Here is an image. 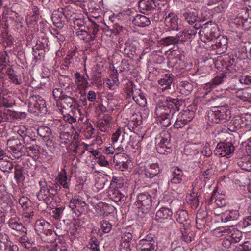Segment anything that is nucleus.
<instances>
[{
  "label": "nucleus",
  "instance_id": "1",
  "mask_svg": "<svg viewBox=\"0 0 251 251\" xmlns=\"http://www.w3.org/2000/svg\"><path fill=\"white\" fill-rule=\"evenodd\" d=\"M40 190L37 194L39 201H44L48 204L51 202L56 194V190L51 186L50 182H47L44 179L39 182Z\"/></svg>",
  "mask_w": 251,
  "mask_h": 251
},
{
  "label": "nucleus",
  "instance_id": "2",
  "mask_svg": "<svg viewBox=\"0 0 251 251\" xmlns=\"http://www.w3.org/2000/svg\"><path fill=\"white\" fill-rule=\"evenodd\" d=\"M199 33L204 42H212L220 35L217 25L211 21L203 24Z\"/></svg>",
  "mask_w": 251,
  "mask_h": 251
},
{
  "label": "nucleus",
  "instance_id": "3",
  "mask_svg": "<svg viewBox=\"0 0 251 251\" xmlns=\"http://www.w3.org/2000/svg\"><path fill=\"white\" fill-rule=\"evenodd\" d=\"M154 113L158 120L163 126L168 127L171 125V120L174 115L164 102L156 104Z\"/></svg>",
  "mask_w": 251,
  "mask_h": 251
},
{
  "label": "nucleus",
  "instance_id": "4",
  "mask_svg": "<svg viewBox=\"0 0 251 251\" xmlns=\"http://www.w3.org/2000/svg\"><path fill=\"white\" fill-rule=\"evenodd\" d=\"M227 110L224 106H215L207 112L206 119L208 124H219L227 119Z\"/></svg>",
  "mask_w": 251,
  "mask_h": 251
},
{
  "label": "nucleus",
  "instance_id": "5",
  "mask_svg": "<svg viewBox=\"0 0 251 251\" xmlns=\"http://www.w3.org/2000/svg\"><path fill=\"white\" fill-rule=\"evenodd\" d=\"M122 184L120 177L113 176L108 193L109 198L115 202L124 201L126 200L125 195L119 190Z\"/></svg>",
  "mask_w": 251,
  "mask_h": 251
},
{
  "label": "nucleus",
  "instance_id": "6",
  "mask_svg": "<svg viewBox=\"0 0 251 251\" xmlns=\"http://www.w3.org/2000/svg\"><path fill=\"white\" fill-rule=\"evenodd\" d=\"M28 111L31 113H43L47 112L46 104L44 99L39 95H32L28 100Z\"/></svg>",
  "mask_w": 251,
  "mask_h": 251
},
{
  "label": "nucleus",
  "instance_id": "7",
  "mask_svg": "<svg viewBox=\"0 0 251 251\" xmlns=\"http://www.w3.org/2000/svg\"><path fill=\"white\" fill-rule=\"evenodd\" d=\"M125 91L127 97H132L134 101L140 106H145L146 104V98L145 94L140 89H134L133 83L128 82L125 86Z\"/></svg>",
  "mask_w": 251,
  "mask_h": 251
},
{
  "label": "nucleus",
  "instance_id": "8",
  "mask_svg": "<svg viewBox=\"0 0 251 251\" xmlns=\"http://www.w3.org/2000/svg\"><path fill=\"white\" fill-rule=\"evenodd\" d=\"M235 149L233 143L227 139L217 144L214 153L218 157L229 158L231 154L234 153Z\"/></svg>",
  "mask_w": 251,
  "mask_h": 251
},
{
  "label": "nucleus",
  "instance_id": "9",
  "mask_svg": "<svg viewBox=\"0 0 251 251\" xmlns=\"http://www.w3.org/2000/svg\"><path fill=\"white\" fill-rule=\"evenodd\" d=\"M135 203L137 207L143 213L149 212L151 206V197L148 192H144L138 194L136 196Z\"/></svg>",
  "mask_w": 251,
  "mask_h": 251
},
{
  "label": "nucleus",
  "instance_id": "10",
  "mask_svg": "<svg viewBox=\"0 0 251 251\" xmlns=\"http://www.w3.org/2000/svg\"><path fill=\"white\" fill-rule=\"evenodd\" d=\"M138 251H156L157 243L154 235L148 234L139 240Z\"/></svg>",
  "mask_w": 251,
  "mask_h": 251
},
{
  "label": "nucleus",
  "instance_id": "11",
  "mask_svg": "<svg viewBox=\"0 0 251 251\" xmlns=\"http://www.w3.org/2000/svg\"><path fill=\"white\" fill-rule=\"evenodd\" d=\"M170 6L169 4L165 2V4H161V2H158L156 6L153 8L151 13V19L153 21L158 22L163 20H165L166 15L169 12Z\"/></svg>",
  "mask_w": 251,
  "mask_h": 251
},
{
  "label": "nucleus",
  "instance_id": "12",
  "mask_svg": "<svg viewBox=\"0 0 251 251\" xmlns=\"http://www.w3.org/2000/svg\"><path fill=\"white\" fill-rule=\"evenodd\" d=\"M7 145L9 151L12 153L15 158L19 159L21 157L25 155V153L24 151V147L22 145L20 139L17 138L10 139L7 141Z\"/></svg>",
  "mask_w": 251,
  "mask_h": 251
},
{
  "label": "nucleus",
  "instance_id": "13",
  "mask_svg": "<svg viewBox=\"0 0 251 251\" xmlns=\"http://www.w3.org/2000/svg\"><path fill=\"white\" fill-rule=\"evenodd\" d=\"M87 205L83 198L79 195L74 196L70 200L69 206L76 215L79 216L81 212L80 209Z\"/></svg>",
  "mask_w": 251,
  "mask_h": 251
},
{
  "label": "nucleus",
  "instance_id": "14",
  "mask_svg": "<svg viewBox=\"0 0 251 251\" xmlns=\"http://www.w3.org/2000/svg\"><path fill=\"white\" fill-rule=\"evenodd\" d=\"M179 14L189 25H193L197 22L198 14L194 9L183 8L180 10Z\"/></svg>",
  "mask_w": 251,
  "mask_h": 251
},
{
  "label": "nucleus",
  "instance_id": "15",
  "mask_svg": "<svg viewBox=\"0 0 251 251\" xmlns=\"http://www.w3.org/2000/svg\"><path fill=\"white\" fill-rule=\"evenodd\" d=\"M212 42L214 44H211V46L213 49L217 50V53L221 54L226 50L227 47L228 41L226 37L223 35H219Z\"/></svg>",
  "mask_w": 251,
  "mask_h": 251
},
{
  "label": "nucleus",
  "instance_id": "16",
  "mask_svg": "<svg viewBox=\"0 0 251 251\" xmlns=\"http://www.w3.org/2000/svg\"><path fill=\"white\" fill-rule=\"evenodd\" d=\"M136 42L132 40H127L125 42L124 45H121L120 50L128 57L133 56L136 54Z\"/></svg>",
  "mask_w": 251,
  "mask_h": 251
},
{
  "label": "nucleus",
  "instance_id": "17",
  "mask_svg": "<svg viewBox=\"0 0 251 251\" xmlns=\"http://www.w3.org/2000/svg\"><path fill=\"white\" fill-rule=\"evenodd\" d=\"M156 6L153 0H140L138 3L139 11L144 14H151L153 8Z\"/></svg>",
  "mask_w": 251,
  "mask_h": 251
},
{
  "label": "nucleus",
  "instance_id": "18",
  "mask_svg": "<svg viewBox=\"0 0 251 251\" xmlns=\"http://www.w3.org/2000/svg\"><path fill=\"white\" fill-rule=\"evenodd\" d=\"M164 102L171 110L173 115L180 110V107L182 104V101L178 98H173L170 97H167Z\"/></svg>",
  "mask_w": 251,
  "mask_h": 251
},
{
  "label": "nucleus",
  "instance_id": "19",
  "mask_svg": "<svg viewBox=\"0 0 251 251\" xmlns=\"http://www.w3.org/2000/svg\"><path fill=\"white\" fill-rule=\"evenodd\" d=\"M8 224L9 226L12 229L19 233L20 235L22 234H26L27 232V228L23 226L21 222H19V219L16 217L10 218Z\"/></svg>",
  "mask_w": 251,
  "mask_h": 251
},
{
  "label": "nucleus",
  "instance_id": "20",
  "mask_svg": "<svg viewBox=\"0 0 251 251\" xmlns=\"http://www.w3.org/2000/svg\"><path fill=\"white\" fill-rule=\"evenodd\" d=\"M180 228L181 233V238L184 241L189 243L194 239V233L191 230L189 223L181 226Z\"/></svg>",
  "mask_w": 251,
  "mask_h": 251
},
{
  "label": "nucleus",
  "instance_id": "21",
  "mask_svg": "<svg viewBox=\"0 0 251 251\" xmlns=\"http://www.w3.org/2000/svg\"><path fill=\"white\" fill-rule=\"evenodd\" d=\"M75 83L77 88L80 90H86L90 85L87 81L89 76L87 74L86 76L80 74V73L76 72L75 75Z\"/></svg>",
  "mask_w": 251,
  "mask_h": 251
},
{
  "label": "nucleus",
  "instance_id": "22",
  "mask_svg": "<svg viewBox=\"0 0 251 251\" xmlns=\"http://www.w3.org/2000/svg\"><path fill=\"white\" fill-rule=\"evenodd\" d=\"M164 21L166 25L173 30H178V18L176 15L169 12V13L166 15Z\"/></svg>",
  "mask_w": 251,
  "mask_h": 251
},
{
  "label": "nucleus",
  "instance_id": "23",
  "mask_svg": "<svg viewBox=\"0 0 251 251\" xmlns=\"http://www.w3.org/2000/svg\"><path fill=\"white\" fill-rule=\"evenodd\" d=\"M181 37L182 35H179V33L175 36H168L162 38L160 43L161 45L165 46L180 44L184 40L183 38H181Z\"/></svg>",
  "mask_w": 251,
  "mask_h": 251
},
{
  "label": "nucleus",
  "instance_id": "24",
  "mask_svg": "<svg viewBox=\"0 0 251 251\" xmlns=\"http://www.w3.org/2000/svg\"><path fill=\"white\" fill-rule=\"evenodd\" d=\"M61 100V106L65 110H68L69 112L75 111L76 108V101L75 98L67 95L64 96Z\"/></svg>",
  "mask_w": 251,
  "mask_h": 251
},
{
  "label": "nucleus",
  "instance_id": "25",
  "mask_svg": "<svg viewBox=\"0 0 251 251\" xmlns=\"http://www.w3.org/2000/svg\"><path fill=\"white\" fill-rule=\"evenodd\" d=\"M50 226L49 223L44 220H37L34 226L35 231L39 235L42 234H47Z\"/></svg>",
  "mask_w": 251,
  "mask_h": 251
},
{
  "label": "nucleus",
  "instance_id": "26",
  "mask_svg": "<svg viewBox=\"0 0 251 251\" xmlns=\"http://www.w3.org/2000/svg\"><path fill=\"white\" fill-rule=\"evenodd\" d=\"M172 211L168 208L162 207L156 212L155 215V220L160 222H162L164 220H171L172 216Z\"/></svg>",
  "mask_w": 251,
  "mask_h": 251
},
{
  "label": "nucleus",
  "instance_id": "27",
  "mask_svg": "<svg viewBox=\"0 0 251 251\" xmlns=\"http://www.w3.org/2000/svg\"><path fill=\"white\" fill-rule=\"evenodd\" d=\"M239 217V213L236 210H226L220 215L221 220L223 222L236 220Z\"/></svg>",
  "mask_w": 251,
  "mask_h": 251
},
{
  "label": "nucleus",
  "instance_id": "28",
  "mask_svg": "<svg viewBox=\"0 0 251 251\" xmlns=\"http://www.w3.org/2000/svg\"><path fill=\"white\" fill-rule=\"evenodd\" d=\"M23 213L22 214V219L25 224H28L33 221V210L31 207H28L24 202L23 203Z\"/></svg>",
  "mask_w": 251,
  "mask_h": 251
},
{
  "label": "nucleus",
  "instance_id": "29",
  "mask_svg": "<svg viewBox=\"0 0 251 251\" xmlns=\"http://www.w3.org/2000/svg\"><path fill=\"white\" fill-rule=\"evenodd\" d=\"M160 168L157 164H152L147 166L144 170L145 176L150 178L156 176L160 172Z\"/></svg>",
  "mask_w": 251,
  "mask_h": 251
},
{
  "label": "nucleus",
  "instance_id": "30",
  "mask_svg": "<svg viewBox=\"0 0 251 251\" xmlns=\"http://www.w3.org/2000/svg\"><path fill=\"white\" fill-rule=\"evenodd\" d=\"M132 23L135 25L139 27H146L151 24V21L149 18L144 15L137 14L133 16Z\"/></svg>",
  "mask_w": 251,
  "mask_h": 251
},
{
  "label": "nucleus",
  "instance_id": "31",
  "mask_svg": "<svg viewBox=\"0 0 251 251\" xmlns=\"http://www.w3.org/2000/svg\"><path fill=\"white\" fill-rule=\"evenodd\" d=\"M183 173L182 170L178 167H175L172 171V177L170 182L173 184H179L182 180Z\"/></svg>",
  "mask_w": 251,
  "mask_h": 251
},
{
  "label": "nucleus",
  "instance_id": "32",
  "mask_svg": "<svg viewBox=\"0 0 251 251\" xmlns=\"http://www.w3.org/2000/svg\"><path fill=\"white\" fill-rule=\"evenodd\" d=\"M24 149L25 155L30 156H37L39 154L40 147L36 143H35L26 147H25Z\"/></svg>",
  "mask_w": 251,
  "mask_h": 251
},
{
  "label": "nucleus",
  "instance_id": "33",
  "mask_svg": "<svg viewBox=\"0 0 251 251\" xmlns=\"http://www.w3.org/2000/svg\"><path fill=\"white\" fill-rule=\"evenodd\" d=\"M176 218L178 222L182 224L181 226H184V225L186 224L187 223H189L190 224L189 215L186 210H180L177 211L176 215Z\"/></svg>",
  "mask_w": 251,
  "mask_h": 251
},
{
  "label": "nucleus",
  "instance_id": "34",
  "mask_svg": "<svg viewBox=\"0 0 251 251\" xmlns=\"http://www.w3.org/2000/svg\"><path fill=\"white\" fill-rule=\"evenodd\" d=\"M15 104L14 98L7 94L0 96V106L11 108Z\"/></svg>",
  "mask_w": 251,
  "mask_h": 251
},
{
  "label": "nucleus",
  "instance_id": "35",
  "mask_svg": "<svg viewBox=\"0 0 251 251\" xmlns=\"http://www.w3.org/2000/svg\"><path fill=\"white\" fill-rule=\"evenodd\" d=\"M38 134L46 142H48L52 138L51 130L47 126L40 127L38 129Z\"/></svg>",
  "mask_w": 251,
  "mask_h": 251
},
{
  "label": "nucleus",
  "instance_id": "36",
  "mask_svg": "<svg viewBox=\"0 0 251 251\" xmlns=\"http://www.w3.org/2000/svg\"><path fill=\"white\" fill-rule=\"evenodd\" d=\"M6 73L13 84L20 85L22 83L21 76L15 74L14 70L11 67L9 66L6 69Z\"/></svg>",
  "mask_w": 251,
  "mask_h": 251
},
{
  "label": "nucleus",
  "instance_id": "37",
  "mask_svg": "<svg viewBox=\"0 0 251 251\" xmlns=\"http://www.w3.org/2000/svg\"><path fill=\"white\" fill-rule=\"evenodd\" d=\"M236 96L244 101L251 103V88L238 90L236 92Z\"/></svg>",
  "mask_w": 251,
  "mask_h": 251
},
{
  "label": "nucleus",
  "instance_id": "38",
  "mask_svg": "<svg viewBox=\"0 0 251 251\" xmlns=\"http://www.w3.org/2000/svg\"><path fill=\"white\" fill-rule=\"evenodd\" d=\"M241 60L235 59L234 58H230L228 61V64L227 65V69L229 71L231 72L240 71L242 70L241 67L238 65H241Z\"/></svg>",
  "mask_w": 251,
  "mask_h": 251
},
{
  "label": "nucleus",
  "instance_id": "39",
  "mask_svg": "<svg viewBox=\"0 0 251 251\" xmlns=\"http://www.w3.org/2000/svg\"><path fill=\"white\" fill-rule=\"evenodd\" d=\"M241 121L240 116L234 117L228 125V129L232 132H236L240 129Z\"/></svg>",
  "mask_w": 251,
  "mask_h": 251
},
{
  "label": "nucleus",
  "instance_id": "40",
  "mask_svg": "<svg viewBox=\"0 0 251 251\" xmlns=\"http://www.w3.org/2000/svg\"><path fill=\"white\" fill-rule=\"evenodd\" d=\"M240 120H242L240 123L241 129H243L245 133L251 131V117L240 116Z\"/></svg>",
  "mask_w": 251,
  "mask_h": 251
},
{
  "label": "nucleus",
  "instance_id": "41",
  "mask_svg": "<svg viewBox=\"0 0 251 251\" xmlns=\"http://www.w3.org/2000/svg\"><path fill=\"white\" fill-rule=\"evenodd\" d=\"M173 82V78L171 74H165L162 76L160 79L158 81V83L161 86L165 85V86L162 88L163 90L170 89L171 84Z\"/></svg>",
  "mask_w": 251,
  "mask_h": 251
},
{
  "label": "nucleus",
  "instance_id": "42",
  "mask_svg": "<svg viewBox=\"0 0 251 251\" xmlns=\"http://www.w3.org/2000/svg\"><path fill=\"white\" fill-rule=\"evenodd\" d=\"M237 165L243 170L251 172V159L242 158L237 160Z\"/></svg>",
  "mask_w": 251,
  "mask_h": 251
},
{
  "label": "nucleus",
  "instance_id": "43",
  "mask_svg": "<svg viewBox=\"0 0 251 251\" xmlns=\"http://www.w3.org/2000/svg\"><path fill=\"white\" fill-rule=\"evenodd\" d=\"M106 84L111 90L116 89L119 84L118 74H113L110 78L106 80Z\"/></svg>",
  "mask_w": 251,
  "mask_h": 251
},
{
  "label": "nucleus",
  "instance_id": "44",
  "mask_svg": "<svg viewBox=\"0 0 251 251\" xmlns=\"http://www.w3.org/2000/svg\"><path fill=\"white\" fill-rule=\"evenodd\" d=\"M76 34L80 40L85 42H90L94 40V35H91L89 31L81 30L76 31Z\"/></svg>",
  "mask_w": 251,
  "mask_h": 251
},
{
  "label": "nucleus",
  "instance_id": "45",
  "mask_svg": "<svg viewBox=\"0 0 251 251\" xmlns=\"http://www.w3.org/2000/svg\"><path fill=\"white\" fill-rule=\"evenodd\" d=\"M24 169L18 165L15 167L14 178L17 183H20L23 181L25 176L23 174Z\"/></svg>",
  "mask_w": 251,
  "mask_h": 251
},
{
  "label": "nucleus",
  "instance_id": "46",
  "mask_svg": "<svg viewBox=\"0 0 251 251\" xmlns=\"http://www.w3.org/2000/svg\"><path fill=\"white\" fill-rule=\"evenodd\" d=\"M222 99V98L221 96L213 95H211L209 98L206 97L205 101L209 105L215 107V106H220Z\"/></svg>",
  "mask_w": 251,
  "mask_h": 251
},
{
  "label": "nucleus",
  "instance_id": "47",
  "mask_svg": "<svg viewBox=\"0 0 251 251\" xmlns=\"http://www.w3.org/2000/svg\"><path fill=\"white\" fill-rule=\"evenodd\" d=\"M13 168V165L12 162L7 161L6 159L0 160V169L4 172L10 173Z\"/></svg>",
  "mask_w": 251,
  "mask_h": 251
},
{
  "label": "nucleus",
  "instance_id": "48",
  "mask_svg": "<svg viewBox=\"0 0 251 251\" xmlns=\"http://www.w3.org/2000/svg\"><path fill=\"white\" fill-rule=\"evenodd\" d=\"M197 31L195 29L189 28L185 29L184 30L180 32L179 35H182L181 38H183L184 39L185 42L188 39H192L197 34Z\"/></svg>",
  "mask_w": 251,
  "mask_h": 251
},
{
  "label": "nucleus",
  "instance_id": "49",
  "mask_svg": "<svg viewBox=\"0 0 251 251\" xmlns=\"http://www.w3.org/2000/svg\"><path fill=\"white\" fill-rule=\"evenodd\" d=\"M229 228L228 226H220L212 230L211 232L212 234L217 237H220L224 235H226Z\"/></svg>",
  "mask_w": 251,
  "mask_h": 251
},
{
  "label": "nucleus",
  "instance_id": "50",
  "mask_svg": "<svg viewBox=\"0 0 251 251\" xmlns=\"http://www.w3.org/2000/svg\"><path fill=\"white\" fill-rule=\"evenodd\" d=\"M178 115L188 123L194 118L195 112L193 111L186 110L179 112Z\"/></svg>",
  "mask_w": 251,
  "mask_h": 251
},
{
  "label": "nucleus",
  "instance_id": "51",
  "mask_svg": "<svg viewBox=\"0 0 251 251\" xmlns=\"http://www.w3.org/2000/svg\"><path fill=\"white\" fill-rule=\"evenodd\" d=\"M198 151L196 149L195 145L193 144L187 145L184 149V153L187 155H195L198 153Z\"/></svg>",
  "mask_w": 251,
  "mask_h": 251
},
{
  "label": "nucleus",
  "instance_id": "52",
  "mask_svg": "<svg viewBox=\"0 0 251 251\" xmlns=\"http://www.w3.org/2000/svg\"><path fill=\"white\" fill-rule=\"evenodd\" d=\"M6 241L3 242L6 251H18L19 248L17 245L14 244L11 241L8 240V236L6 235Z\"/></svg>",
  "mask_w": 251,
  "mask_h": 251
},
{
  "label": "nucleus",
  "instance_id": "53",
  "mask_svg": "<svg viewBox=\"0 0 251 251\" xmlns=\"http://www.w3.org/2000/svg\"><path fill=\"white\" fill-rule=\"evenodd\" d=\"M22 140L23 142V147H26L30 145H32L35 143H37L36 139L31 137L30 136L27 135H21Z\"/></svg>",
  "mask_w": 251,
  "mask_h": 251
},
{
  "label": "nucleus",
  "instance_id": "54",
  "mask_svg": "<svg viewBox=\"0 0 251 251\" xmlns=\"http://www.w3.org/2000/svg\"><path fill=\"white\" fill-rule=\"evenodd\" d=\"M235 244L238 243L242 238V233L238 230H233L228 236Z\"/></svg>",
  "mask_w": 251,
  "mask_h": 251
},
{
  "label": "nucleus",
  "instance_id": "55",
  "mask_svg": "<svg viewBox=\"0 0 251 251\" xmlns=\"http://www.w3.org/2000/svg\"><path fill=\"white\" fill-rule=\"evenodd\" d=\"M78 109H75V111L69 112L66 115H64V120L70 124L75 123L76 121V117L75 116Z\"/></svg>",
  "mask_w": 251,
  "mask_h": 251
},
{
  "label": "nucleus",
  "instance_id": "56",
  "mask_svg": "<svg viewBox=\"0 0 251 251\" xmlns=\"http://www.w3.org/2000/svg\"><path fill=\"white\" fill-rule=\"evenodd\" d=\"M92 205L95 209L96 213L98 216H103L104 203L100 202L96 204L92 203Z\"/></svg>",
  "mask_w": 251,
  "mask_h": 251
},
{
  "label": "nucleus",
  "instance_id": "57",
  "mask_svg": "<svg viewBox=\"0 0 251 251\" xmlns=\"http://www.w3.org/2000/svg\"><path fill=\"white\" fill-rule=\"evenodd\" d=\"M215 199V202L218 207H222L226 205V200L224 195L218 194L216 195Z\"/></svg>",
  "mask_w": 251,
  "mask_h": 251
},
{
  "label": "nucleus",
  "instance_id": "58",
  "mask_svg": "<svg viewBox=\"0 0 251 251\" xmlns=\"http://www.w3.org/2000/svg\"><path fill=\"white\" fill-rule=\"evenodd\" d=\"M97 127L102 132H106L108 128L110 127V124L103 121L101 119H99L96 122Z\"/></svg>",
  "mask_w": 251,
  "mask_h": 251
},
{
  "label": "nucleus",
  "instance_id": "59",
  "mask_svg": "<svg viewBox=\"0 0 251 251\" xmlns=\"http://www.w3.org/2000/svg\"><path fill=\"white\" fill-rule=\"evenodd\" d=\"M249 10L247 7L241 9L238 14V17L245 22L247 21L249 17Z\"/></svg>",
  "mask_w": 251,
  "mask_h": 251
},
{
  "label": "nucleus",
  "instance_id": "60",
  "mask_svg": "<svg viewBox=\"0 0 251 251\" xmlns=\"http://www.w3.org/2000/svg\"><path fill=\"white\" fill-rule=\"evenodd\" d=\"M133 237L132 234L130 232L123 233L121 235V242L131 244Z\"/></svg>",
  "mask_w": 251,
  "mask_h": 251
},
{
  "label": "nucleus",
  "instance_id": "61",
  "mask_svg": "<svg viewBox=\"0 0 251 251\" xmlns=\"http://www.w3.org/2000/svg\"><path fill=\"white\" fill-rule=\"evenodd\" d=\"M100 226L103 232L107 233L111 231L112 225L109 223V222L106 220H103L101 222Z\"/></svg>",
  "mask_w": 251,
  "mask_h": 251
},
{
  "label": "nucleus",
  "instance_id": "62",
  "mask_svg": "<svg viewBox=\"0 0 251 251\" xmlns=\"http://www.w3.org/2000/svg\"><path fill=\"white\" fill-rule=\"evenodd\" d=\"M187 124V123L184 120V119L181 118V117L179 115H178L177 119L176 120L174 123V126L175 128L178 129L182 128Z\"/></svg>",
  "mask_w": 251,
  "mask_h": 251
},
{
  "label": "nucleus",
  "instance_id": "63",
  "mask_svg": "<svg viewBox=\"0 0 251 251\" xmlns=\"http://www.w3.org/2000/svg\"><path fill=\"white\" fill-rule=\"evenodd\" d=\"M58 82L61 86L68 88L71 82V79L68 76L62 75L58 78Z\"/></svg>",
  "mask_w": 251,
  "mask_h": 251
},
{
  "label": "nucleus",
  "instance_id": "64",
  "mask_svg": "<svg viewBox=\"0 0 251 251\" xmlns=\"http://www.w3.org/2000/svg\"><path fill=\"white\" fill-rule=\"evenodd\" d=\"M52 21L54 25L57 27H61L62 25V20L60 16L57 13H53L52 15Z\"/></svg>",
  "mask_w": 251,
  "mask_h": 251
}]
</instances>
